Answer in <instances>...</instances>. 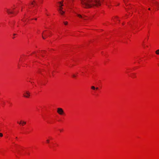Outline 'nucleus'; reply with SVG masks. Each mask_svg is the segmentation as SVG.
Instances as JSON below:
<instances>
[{
    "mask_svg": "<svg viewBox=\"0 0 159 159\" xmlns=\"http://www.w3.org/2000/svg\"><path fill=\"white\" fill-rule=\"evenodd\" d=\"M82 6L86 8H89L93 7H98L100 6V0H80Z\"/></svg>",
    "mask_w": 159,
    "mask_h": 159,
    "instance_id": "1",
    "label": "nucleus"
},
{
    "mask_svg": "<svg viewBox=\"0 0 159 159\" xmlns=\"http://www.w3.org/2000/svg\"><path fill=\"white\" fill-rule=\"evenodd\" d=\"M62 3L63 2H58V4H59V8L58 9V11L60 13L61 15H63L64 13V11L62 10L63 8L62 7L63 6Z\"/></svg>",
    "mask_w": 159,
    "mask_h": 159,
    "instance_id": "2",
    "label": "nucleus"
},
{
    "mask_svg": "<svg viewBox=\"0 0 159 159\" xmlns=\"http://www.w3.org/2000/svg\"><path fill=\"white\" fill-rule=\"evenodd\" d=\"M17 123L20 126H23L25 125L26 122L25 121L23 120H20V121H17Z\"/></svg>",
    "mask_w": 159,
    "mask_h": 159,
    "instance_id": "3",
    "label": "nucleus"
},
{
    "mask_svg": "<svg viewBox=\"0 0 159 159\" xmlns=\"http://www.w3.org/2000/svg\"><path fill=\"white\" fill-rule=\"evenodd\" d=\"M57 112L60 115H63L64 114V112L63 109L61 108H57Z\"/></svg>",
    "mask_w": 159,
    "mask_h": 159,
    "instance_id": "4",
    "label": "nucleus"
},
{
    "mask_svg": "<svg viewBox=\"0 0 159 159\" xmlns=\"http://www.w3.org/2000/svg\"><path fill=\"white\" fill-rule=\"evenodd\" d=\"M23 96L26 98H29L30 96V93L29 91H26L24 92Z\"/></svg>",
    "mask_w": 159,
    "mask_h": 159,
    "instance_id": "5",
    "label": "nucleus"
},
{
    "mask_svg": "<svg viewBox=\"0 0 159 159\" xmlns=\"http://www.w3.org/2000/svg\"><path fill=\"white\" fill-rule=\"evenodd\" d=\"M75 14H76L77 16H78L80 18H81L83 19L84 20H86V19L85 18V17H87V16L84 15H81L80 14H79L78 13H77L75 12Z\"/></svg>",
    "mask_w": 159,
    "mask_h": 159,
    "instance_id": "6",
    "label": "nucleus"
},
{
    "mask_svg": "<svg viewBox=\"0 0 159 159\" xmlns=\"http://www.w3.org/2000/svg\"><path fill=\"white\" fill-rule=\"evenodd\" d=\"M6 11L8 14H13V12L8 9H6Z\"/></svg>",
    "mask_w": 159,
    "mask_h": 159,
    "instance_id": "7",
    "label": "nucleus"
},
{
    "mask_svg": "<svg viewBox=\"0 0 159 159\" xmlns=\"http://www.w3.org/2000/svg\"><path fill=\"white\" fill-rule=\"evenodd\" d=\"M156 53L157 55L159 54V49L157 50L156 51Z\"/></svg>",
    "mask_w": 159,
    "mask_h": 159,
    "instance_id": "8",
    "label": "nucleus"
},
{
    "mask_svg": "<svg viewBox=\"0 0 159 159\" xmlns=\"http://www.w3.org/2000/svg\"><path fill=\"white\" fill-rule=\"evenodd\" d=\"M91 88L93 90H95L96 89V88L94 86H92L91 87Z\"/></svg>",
    "mask_w": 159,
    "mask_h": 159,
    "instance_id": "9",
    "label": "nucleus"
},
{
    "mask_svg": "<svg viewBox=\"0 0 159 159\" xmlns=\"http://www.w3.org/2000/svg\"><path fill=\"white\" fill-rule=\"evenodd\" d=\"M109 2H107V3H106V5L108 6H109Z\"/></svg>",
    "mask_w": 159,
    "mask_h": 159,
    "instance_id": "10",
    "label": "nucleus"
},
{
    "mask_svg": "<svg viewBox=\"0 0 159 159\" xmlns=\"http://www.w3.org/2000/svg\"><path fill=\"white\" fill-rule=\"evenodd\" d=\"M64 23L65 25H66L67 24L68 22H64Z\"/></svg>",
    "mask_w": 159,
    "mask_h": 159,
    "instance_id": "11",
    "label": "nucleus"
},
{
    "mask_svg": "<svg viewBox=\"0 0 159 159\" xmlns=\"http://www.w3.org/2000/svg\"><path fill=\"white\" fill-rule=\"evenodd\" d=\"M3 136V134L2 133H0V137H2Z\"/></svg>",
    "mask_w": 159,
    "mask_h": 159,
    "instance_id": "12",
    "label": "nucleus"
},
{
    "mask_svg": "<svg viewBox=\"0 0 159 159\" xmlns=\"http://www.w3.org/2000/svg\"><path fill=\"white\" fill-rule=\"evenodd\" d=\"M72 76L73 77H76V76L75 75H72Z\"/></svg>",
    "mask_w": 159,
    "mask_h": 159,
    "instance_id": "13",
    "label": "nucleus"
},
{
    "mask_svg": "<svg viewBox=\"0 0 159 159\" xmlns=\"http://www.w3.org/2000/svg\"><path fill=\"white\" fill-rule=\"evenodd\" d=\"M47 143H49V140H48V139L47 140Z\"/></svg>",
    "mask_w": 159,
    "mask_h": 159,
    "instance_id": "14",
    "label": "nucleus"
},
{
    "mask_svg": "<svg viewBox=\"0 0 159 159\" xmlns=\"http://www.w3.org/2000/svg\"><path fill=\"white\" fill-rule=\"evenodd\" d=\"M42 37H43V39H45V38L43 36V35H42Z\"/></svg>",
    "mask_w": 159,
    "mask_h": 159,
    "instance_id": "15",
    "label": "nucleus"
},
{
    "mask_svg": "<svg viewBox=\"0 0 159 159\" xmlns=\"http://www.w3.org/2000/svg\"><path fill=\"white\" fill-rule=\"evenodd\" d=\"M33 2H34V3H35L36 4V2H35L34 1H33Z\"/></svg>",
    "mask_w": 159,
    "mask_h": 159,
    "instance_id": "16",
    "label": "nucleus"
},
{
    "mask_svg": "<svg viewBox=\"0 0 159 159\" xmlns=\"http://www.w3.org/2000/svg\"><path fill=\"white\" fill-rule=\"evenodd\" d=\"M98 89V87H97L96 88V89Z\"/></svg>",
    "mask_w": 159,
    "mask_h": 159,
    "instance_id": "17",
    "label": "nucleus"
},
{
    "mask_svg": "<svg viewBox=\"0 0 159 159\" xmlns=\"http://www.w3.org/2000/svg\"><path fill=\"white\" fill-rule=\"evenodd\" d=\"M148 10H150V8H149L148 9Z\"/></svg>",
    "mask_w": 159,
    "mask_h": 159,
    "instance_id": "18",
    "label": "nucleus"
},
{
    "mask_svg": "<svg viewBox=\"0 0 159 159\" xmlns=\"http://www.w3.org/2000/svg\"><path fill=\"white\" fill-rule=\"evenodd\" d=\"M16 34H13V35H16Z\"/></svg>",
    "mask_w": 159,
    "mask_h": 159,
    "instance_id": "19",
    "label": "nucleus"
},
{
    "mask_svg": "<svg viewBox=\"0 0 159 159\" xmlns=\"http://www.w3.org/2000/svg\"><path fill=\"white\" fill-rule=\"evenodd\" d=\"M124 2L125 3V0H124Z\"/></svg>",
    "mask_w": 159,
    "mask_h": 159,
    "instance_id": "20",
    "label": "nucleus"
},
{
    "mask_svg": "<svg viewBox=\"0 0 159 159\" xmlns=\"http://www.w3.org/2000/svg\"><path fill=\"white\" fill-rule=\"evenodd\" d=\"M31 4H32V5H33V2H32L31 3Z\"/></svg>",
    "mask_w": 159,
    "mask_h": 159,
    "instance_id": "21",
    "label": "nucleus"
},
{
    "mask_svg": "<svg viewBox=\"0 0 159 159\" xmlns=\"http://www.w3.org/2000/svg\"><path fill=\"white\" fill-rule=\"evenodd\" d=\"M35 20H37V18H35Z\"/></svg>",
    "mask_w": 159,
    "mask_h": 159,
    "instance_id": "22",
    "label": "nucleus"
},
{
    "mask_svg": "<svg viewBox=\"0 0 159 159\" xmlns=\"http://www.w3.org/2000/svg\"><path fill=\"white\" fill-rule=\"evenodd\" d=\"M157 4V2H155Z\"/></svg>",
    "mask_w": 159,
    "mask_h": 159,
    "instance_id": "23",
    "label": "nucleus"
}]
</instances>
